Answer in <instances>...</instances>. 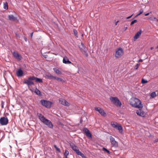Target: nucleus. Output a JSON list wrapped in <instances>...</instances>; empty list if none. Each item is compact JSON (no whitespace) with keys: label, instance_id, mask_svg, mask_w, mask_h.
<instances>
[{"label":"nucleus","instance_id":"1","mask_svg":"<svg viewBox=\"0 0 158 158\" xmlns=\"http://www.w3.org/2000/svg\"><path fill=\"white\" fill-rule=\"evenodd\" d=\"M37 115L41 122L44 124L46 125L51 128H53V125L52 122L50 120L45 118L41 114L37 113Z\"/></svg>","mask_w":158,"mask_h":158},{"label":"nucleus","instance_id":"2","mask_svg":"<svg viewBox=\"0 0 158 158\" xmlns=\"http://www.w3.org/2000/svg\"><path fill=\"white\" fill-rule=\"evenodd\" d=\"M34 80H35V81L37 82L42 83L43 82L42 79L35 76H32L29 77L27 79L25 80V81H23V83L29 86L31 85H34V83L32 81Z\"/></svg>","mask_w":158,"mask_h":158},{"label":"nucleus","instance_id":"3","mask_svg":"<svg viewBox=\"0 0 158 158\" xmlns=\"http://www.w3.org/2000/svg\"><path fill=\"white\" fill-rule=\"evenodd\" d=\"M131 105L133 107L141 109L143 107L141 101L138 98H135L130 102Z\"/></svg>","mask_w":158,"mask_h":158},{"label":"nucleus","instance_id":"4","mask_svg":"<svg viewBox=\"0 0 158 158\" xmlns=\"http://www.w3.org/2000/svg\"><path fill=\"white\" fill-rule=\"evenodd\" d=\"M111 102L117 107H120L122 105L121 102L117 97H111L110 98Z\"/></svg>","mask_w":158,"mask_h":158},{"label":"nucleus","instance_id":"5","mask_svg":"<svg viewBox=\"0 0 158 158\" xmlns=\"http://www.w3.org/2000/svg\"><path fill=\"white\" fill-rule=\"evenodd\" d=\"M123 54V49L121 48H119L117 49L115 52V57L119 58Z\"/></svg>","mask_w":158,"mask_h":158},{"label":"nucleus","instance_id":"6","mask_svg":"<svg viewBox=\"0 0 158 158\" xmlns=\"http://www.w3.org/2000/svg\"><path fill=\"white\" fill-rule=\"evenodd\" d=\"M8 123V120L7 117H2L0 119V123L2 125H6Z\"/></svg>","mask_w":158,"mask_h":158},{"label":"nucleus","instance_id":"7","mask_svg":"<svg viewBox=\"0 0 158 158\" xmlns=\"http://www.w3.org/2000/svg\"><path fill=\"white\" fill-rule=\"evenodd\" d=\"M40 102L42 105L47 108H50L51 106V102L49 101L41 100Z\"/></svg>","mask_w":158,"mask_h":158},{"label":"nucleus","instance_id":"8","mask_svg":"<svg viewBox=\"0 0 158 158\" xmlns=\"http://www.w3.org/2000/svg\"><path fill=\"white\" fill-rule=\"evenodd\" d=\"M110 139L111 144L113 146L116 147L118 146V143L115 140L114 137L112 136H110Z\"/></svg>","mask_w":158,"mask_h":158},{"label":"nucleus","instance_id":"9","mask_svg":"<svg viewBox=\"0 0 158 158\" xmlns=\"http://www.w3.org/2000/svg\"><path fill=\"white\" fill-rule=\"evenodd\" d=\"M70 145L73 150H74L77 154H78V153L80 151L78 147L73 143H70Z\"/></svg>","mask_w":158,"mask_h":158},{"label":"nucleus","instance_id":"10","mask_svg":"<svg viewBox=\"0 0 158 158\" xmlns=\"http://www.w3.org/2000/svg\"><path fill=\"white\" fill-rule=\"evenodd\" d=\"M95 110L98 111L99 113L102 116L105 115L106 113L104 110L99 107H96L95 108Z\"/></svg>","mask_w":158,"mask_h":158},{"label":"nucleus","instance_id":"11","mask_svg":"<svg viewBox=\"0 0 158 158\" xmlns=\"http://www.w3.org/2000/svg\"><path fill=\"white\" fill-rule=\"evenodd\" d=\"M83 131L85 132L87 136L91 138H92L91 134L88 128L86 127H84L83 129Z\"/></svg>","mask_w":158,"mask_h":158},{"label":"nucleus","instance_id":"12","mask_svg":"<svg viewBox=\"0 0 158 158\" xmlns=\"http://www.w3.org/2000/svg\"><path fill=\"white\" fill-rule=\"evenodd\" d=\"M59 102L61 104L64 105L65 106H69V103L68 102L64 99L62 98H60L59 99Z\"/></svg>","mask_w":158,"mask_h":158},{"label":"nucleus","instance_id":"13","mask_svg":"<svg viewBox=\"0 0 158 158\" xmlns=\"http://www.w3.org/2000/svg\"><path fill=\"white\" fill-rule=\"evenodd\" d=\"M13 55L15 58L19 60H21L22 58V57L20 54L15 52L13 53Z\"/></svg>","mask_w":158,"mask_h":158},{"label":"nucleus","instance_id":"14","mask_svg":"<svg viewBox=\"0 0 158 158\" xmlns=\"http://www.w3.org/2000/svg\"><path fill=\"white\" fill-rule=\"evenodd\" d=\"M63 62L64 63L66 64H69L72 63V62L69 60L67 57L63 58Z\"/></svg>","mask_w":158,"mask_h":158},{"label":"nucleus","instance_id":"15","mask_svg":"<svg viewBox=\"0 0 158 158\" xmlns=\"http://www.w3.org/2000/svg\"><path fill=\"white\" fill-rule=\"evenodd\" d=\"M23 71L21 69H18V70L16 72V75L18 77H20L23 76Z\"/></svg>","mask_w":158,"mask_h":158},{"label":"nucleus","instance_id":"16","mask_svg":"<svg viewBox=\"0 0 158 158\" xmlns=\"http://www.w3.org/2000/svg\"><path fill=\"white\" fill-rule=\"evenodd\" d=\"M142 33V30H140L138 32H137L136 33L135 35L134 38L136 40L138 38H139L140 35H141Z\"/></svg>","mask_w":158,"mask_h":158},{"label":"nucleus","instance_id":"17","mask_svg":"<svg viewBox=\"0 0 158 158\" xmlns=\"http://www.w3.org/2000/svg\"><path fill=\"white\" fill-rule=\"evenodd\" d=\"M78 47L82 52L84 51V50H85L86 49L85 47L82 42L81 43V45H78Z\"/></svg>","mask_w":158,"mask_h":158},{"label":"nucleus","instance_id":"18","mask_svg":"<svg viewBox=\"0 0 158 158\" xmlns=\"http://www.w3.org/2000/svg\"><path fill=\"white\" fill-rule=\"evenodd\" d=\"M8 19L10 20H15L17 19V18L16 17H15L12 15H9L8 16Z\"/></svg>","mask_w":158,"mask_h":158},{"label":"nucleus","instance_id":"19","mask_svg":"<svg viewBox=\"0 0 158 158\" xmlns=\"http://www.w3.org/2000/svg\"><path fill=\"white\" fill-rule=\"evenodd\" d=\"M116 129L118 130L119 133H122L123 131V127L121 125L119 124V125L117 127Z\"/></svg>","mask_w":158,"mask_h":158},{"label":"nucleus","instance_id":"20","mask_svg":"<svg viewBox=\"0 0 158 158\" xmlns=\"http://www.w3.org/2000/svg\"><path fill=\"white\" fill-rule=\"evenodd\" d=\"M136 114L140 116H144V112L143 111H139L137 110L136 112Z\"/></svg>","mask_w":158,"mask_h":158},{"label":"nucleus","instance_id":"21","mask_svg":"<svg viewBox=\"0 0 158 158\" xmlns=\"http://www.w3.org/2000/svg\"><path fill=\"white\" fill-rule=\"evenodd\" d=\"M53 70L58 75L62 74L61 72L58 69L56 68H54L53 69Z\"/></svg>","mask_w":158,"mask_h":158},{"label":"nucleus","instance_id":"22","mask_svg":"<svg viewBox=\"0 0 158 158\" xmlns=\"http://www.w3.org/2000/svg\"><path fill=\"white\" fill-rule=\"evenodd\" d=\"M34 92L37 95H39L40 96H41L42 95L41 91L37 89H36L35 90Z\"/></svg>","mask_w":158,"mask_h":158},{"label":"nucleus","instance_id":"23","mask_svg":"<svg viewBox=\"0 0 158 158\" xmlns=\"http://www.w3.org/2000/svg\"><path fill=\"white\" fill-rule=\"evenodd\" d=\"M46 77H47L50 80H52L54 79L55 76H53L52 75L48 73L46 75Z\"/></svg>","mask_w":158,"mask_h":158},{"label":"nucleus","instance_id":"24","mask_svg":"<svg viewBox=\"0 0 158 158\" xmlns=\"http://www.w3.org/2000/svg\"><path fill=\"white\" fill-rule=\"evenodd\" d=\"M3 8L6 10L8 9V6L7 2H3Z\"/></svg>","mask_w":158,"mask_h":158},{"label":"nucleus","instance_id":"25","mask_svg":"<svg viewBox=\"0 0 158 158\" xmlns=\"http://www.w3.org/2000/svg\"><path fill=\"white\" fill-rule=\"evenodd\" d=\"M77 154L78 155L80 156L82 158H87V157L85 156L84 154L80 151Z\"/></svg>","mask_w":158,"mask_h":158},{"label":"nucleus","instance_id":"26","mask_svg":"<svg viewBox=\"0 0 158 158\" xmlns=\"http://www.w3.org/2000/svg\"><path fill=\"white\" fill-rule=\"evenodd\" d=\"M111 125L112 126V127L116 129L118 127V126L119 125V124H118L117 123H111Z\"/></svg>","mask_w":158,"mask_h":158},{"label":"nucleus","instance_id":"27","mask_svg":"<svg viewBox=\"0 0 158 158\" xmlns=\"http://www.w3.org/2000/svg\"><path fill=\"white\" fill-rule=\"evenodd\" d=\"M54 79H56L57 81H59L61 82L64 81L61 78L56 77H55Z\"/></svg>","mask_w":158,"mask_h":158},{"label":"nucleus","instance_id":"28","mask_svg":"<svg viewBox=\"0 0 158 158\" xmlns=\"http://www.w3.org/2000/svg\"><path fill=\"white\" fill-rule=\"evenodd\" d=\"M69 153V152L67 150H65V152L64 153V155L66 156V158H67V156Z\"/></svg>","mask_w":158,"mask_h":158},{"label":"nucleus","instance_id":"29","mask_svg":"<svg viewBox=\"0 0 158 158\" xmlns=\"http://www.w3.org/2000/svg\"><path fill=\"white\" fill-rule=\"evenodd\" d=\"M150 95H151V96L152 98H154L155 97L156 95V93L154 92L152 93Z\"/></svg>","mask_w":158,"mask_h":158},{"label":"nucleus","instance_id":"30","mask_svg":"<svg viewBox=\"0 0 158 158\" xmlns=\"http://www.w3.org/2000/svg\"><path fill=\"white\" fill-rule=\"evenodd\" d=\"M102 149H103V151H106L109 154H110V151L109 150H108L107 149H106V148L104 147Z\"/></svg>","mask_w":158,"mask_h":158},{"label":"nucleus","instance_id":"31","mask_svg":"<svg viewBox=\"0 0 158 158\" xmlns=\"http://www.w3.org/2000/svg\"><path fill=\"white\" fill-rule=\"evenodd\" d=\"M54 147L56 148V150L59 152H60L61 151L60 149L55 145H54Z\"/></svg>","mask_w":158,"mask_h":158},{"label":"nucleus","instance_id":"32","mask_svg":"<svg viewBox=\"0 0 158 158\" xmlns=\"http://www.w3.org/2000/svg\"><path fill=\"white\" fill-rule=\"evenodd\" d=\"M148 82L147 80L144 79H142V84H145Z\"/></svg>","mask_w":158,"mask_h":158},{"label":"nucleus","instance_id":"33","mask_svg":"<svg viewBox=\"0 0 158 158\" xmlns=\"http://www.w3.org/2000/svg\"><path fill=\"white\" fill-rule=\"evenodd\" d=\"M137 20L136 19H135V20H134L133 21H132L131 23V24H130V25H133L135 23H136L137 22Z\"/></svg>","mask_w":158,"mask_h":158},{"label":"nucleus","instance_id":"34","mask_svg":"<svg viewBox=\"0 0 158 158\" xmlns=\"http://www.w3.org/2000/svg\"><path fill=\"white\" fill-rule=\"evenodd\" d=\"M84 52L85 55L87 57L88 56V54L87 53V51L86 49L85 50H84V51L82 52Z\"/></svg>","mask_w":158,"mask_h":158},{"label":"nucleus","instance_id":"35","mask_svg":"<svg viewBox=\"0 0 158 158\" xmlns=\"http://www.w3.org/2000/svg\"><path fill=\"white\" fill-rule=\"evenodd\" d=\"M73 31L74 35L75 36H77L78 34L77 31L75 29H74Z\"/></svg>","mask_w":158,"mask_h":158},{"label":"nucleus","instance_id":"36","mask_svg":"<svg viewBox=\"0 0 158 158\" xmlns=\"http://www.w3.org/2000/svg\"><path fill=\"white\" fill-rule=\"evenodd\" d=\"M143 11V9H141L139 11V13L138 14V15H140V14H142Z\"/></svg>","mask_w":158,"mask_h":158},{"label":"nucleus","instance_id":"37","mask_svg":"<svg viewBox=\"0 0 158 158\" xmlns=\"http://www.w3.org/2000/svg\"><path fill=\"white\" fill-rule=\"evenodd\" d=\"M139 65V64H136L135 65V69H137L138 68Z\"/></svg>","mask_w":158,"mask_h":158},{"label":"nucleus","instance_id":"38","mask_svg":"<svg viewBox=\"0 0 158 158\" xmlns=\"http://www.w3.org/2000/svg\"><path fill=\"white\" fill-rule=\"evenodd\" d=\"M132 15H131V16H129L128 17H126V18L127 19H128L131 18Z\"/></svg>","mask_w":158,"mask_h":158},{"label":"nucleus","instance_id":"39","mask_svg":"<svg viewBox=\"0 0 158 158\" xmlns=\"http://www.w3.org/2000/svg\"><path fill=\"white\" fill-rule=\"evenodd\" d=\"M43 56L45 58H47L48 57V55H46Z\"/></svg>","mask_w":158,"mask_h":158},{"label":"nucleus","instance_id":"40","mask_svg":"<svg viewBox=\"0 0 158 158\" xmlns=\"http://www.w3.org/2000/svg\"><path fill=\"white\" fill-rule=\"evenodd\" d=\"M33 32L31 33L30 36L31 38H32V36H33Z\"/></svg>","mask_w":158,"mask_h":158},{"label":"nucleus","instance_id":"41","mask_svg":"<svg viewBox=\"0 0 158 158\" xmlns=\"http://www.w3.org/2000/svg\"><path fill=\"white\" fill-rule=\"evenodd\" d=\"M23 38H24V40L25 41H27V38L26 37H23Z\"/></svg>","mask_w":158,"mask_h":158},{"label":"nucleus","instance_id":"42","mask_svg":"<svg viewBox=\"0 0 158 158\" xmlns=\"http://www.w3.org/2000/svg\"><path fill=\"white\" fill-rule=\"evenodd\" d=\"M142 61H143V60H142L141 59H140L139 60H138V62H141Z\"/></svg>","mask_w":158,"mask_h":158},{"label":"nucleus","instance_id":"43","mask_svg":"<svg viewBox=\"0 0 158 158\" xmlns=\"http://www.w3.org/2000/svg\"><path fill=\"white\" fill-rule=\"evenodd\" d=\"M155 142H158V138L157 139H156L154 141Z\"/></svg>","mask_w":158,"mask_h":158},{"label":"nucleus","instance_id":"44","mask_svg":"<svg viewBox=\"0 0 158 158\" xmlns=\"http://www.w3.org/2000/svg\"><path fill=\"white\" fill-rule=\"evenodd\" d=\"M149 13H148L145 14L144 15L145 16H148V15H149Z\"/></svg>","mask_w":158,"mask_h":158},{"label":"nucleus","instance_id":"45","mask_svg":"<svg viewBox=\"0 0 158 158\" xmlns=\"http://www.w3.org/2000/svg\"><path fill=\"white\" fill-rule=\"evenodd\" d=\"M127 28V27H124V29L125 30H126Z\"/></svg>","mask_w":158,"mask_h":158},{"label":"nucleus","instance_id":"46","mask_svg":"<svg viewBox=\"0 0 158 158\" xmlns=\"http://www.w3.org/2000/svg\"><path fill=\"white\" fill-rule=\"evenodd\" d=\"M119 21H117L116 23H115V25H117V23Z\"/></svg>","mask_w":158,"mask_h":158},{"label":"nucleus","instance_id":"47","mask_svg":"<svg viewBox=\"0 0 158 158\" xmlns=\"http://www.w3.org/2000/svg\"><path fill=\"white\" fill-rule=\"evenodd\" d=\"M139 15H138V14H137V15H136L135 16V18H136V17H137L138 16H139Z\"/></svg>","mask_w":158,"mask_h":158},{"label":"nucleus","instance_id":"48","mask_svg":"<svg viewBox=\"0 0 158 158\" xmlns=\"http://www.w3.org/2000/svg\"><path fill=\"white\" fill-rule=\"evenodd\" d=\"M2 108H3V104L2 105Z\"/></svg>","mask_w":158,"mask_h":158},{"label":"nucleus","instance_id":"49","mask_svg":"<svg viewBox=\"0 0 158 158\" xmlns=\"http://www.w3.org/2000/svg\"><path fill=\"white\" fill-rule=\"evenodd\" d=\"M156 48H158V45L156 47Z\"/></svg>","mask_w":158,"mask_h":158},{"label":"nucleus","instance_id":"50","mask_svg":"<svg viewBox=\"0 0 158 158\" xmlns=\"http://www.w3.org/2000/svg\"><path fill=\"white\" fill-rule=\"evenodd\" d=\"M152 49H153V48H152V47H151V50H152Z\"/></svg>","mask_w":158,"mask_h":158}]
</instances>
